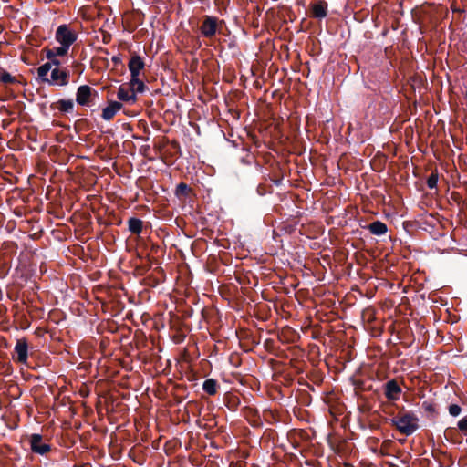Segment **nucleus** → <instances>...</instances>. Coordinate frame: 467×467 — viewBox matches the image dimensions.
Instances as JSON below:
<instances>
[{"mask_svg": "<svg viewBox=\"0 0 467 467\" xmlns=\"http://www.w3.org/2000/svg\"><path fill=\"white\" fill-rule=\"evenodd\" d=\"M448 410L451 416L457 417L460 415L462 408L458 404H451L448 408Z\"/></svg>", "mask_w": 467, "mask_h": 467, "instance_id": "obj_26", "label": "nucleus"}, {"mask_svg": "<svg viewBox=\"0 0 467 467\" xmlns=\"http://www.w3.org/2000/svg\"><path fill=\"white\" fill-rule=\"evenodd\" d=\"M117 98L121 101L131 102V103H134L137 100L136 94H134L132 92H131V94H130L129 90L126 89L125 88H123L122 86H120L118 90Z\"/></svg>", "mask_w": 467, "mask_h": 467, "instance_id": "obj_19", "label": "nucleus"}, {"mask_svg": "<svg viewBox=\"0 0 467 467\" xmlns=\"http://www.w3.org/2000/svg\"><path fill=\"white\" fill-rule=\"evenodd\" d=\"M457 427L463 435L467 436V415L457 422Z\"/></svg>", "mask_w": 467, "mask_h": 467, "instance_id": "obj_25", "label": "nucleus"}, {"mask_svg": "<svg viewBox=\"0 0 467 467\" xmlns=\"http://www.w3.org/2000/svg\"><path fill=\"white\" fill-rule=\"evenodd\" d=\"M99 97L96 89L88 85H81L76 92V102L84 107H90L95 104V99Z\"/></svg>", "mask_w": 467, "mask_h": 467, "instance_id": "obj_2", "label": "nucleus"}, {"mask_svg": "<svg viewBox=\"0 0 467 467\" xmlns=\"http://www.w3.org/2000/svg\"><path fill=\"white\" fill-rule=\"evenodd\" d=\"M100 51L103 52L104 54H107V55L109 54V51L106 48H100Z\"/></svg>", "mask_w": 467, "mask_h": 467, "instance_id": "obj_34", "label": "nucleus"}, {"mask_svg": "<svg viewBox=\"0 0 467 467\" xmlns=\"http://www.w3.org/2000/svg\"><path fill=\"white\" fill-rule=\"evenodd\" d=\"M122 107L120 102L109 101V105L102 110V119L107 121L111 120Z\"/></svg>", "mask_w": 467, "mask_h": 467, "instance_id": "obj_11", "label": "nucleus"}, {"mask_svg": "<svg viewBox=\"0 0 467 467\" xmlns=\"http://www.w3.org/2000/svg\"><path fill=\"white\" fill-rule=\"evenodd\" d=\"M129 85H130L131 92L134 94L142 93L147 88L143 80H141L140 78L130 79Z\"/></svg>", "mask_w": 467, "mask_h": 467, "instance_id": "obj_20", "label": "nucleus"}, {"mask_svg": "<svg viewBox=\"0 0 467 467\" xmlns=\"http://www.w3.org/2000/svg\"><path fill=\"white\" fill-rule=\"evenodd\" d=\"M51 108L57 109L63 113H70L74 109V102L72 99H59L55 104L51 105Z\"/></svg>", "mask_w": 467, "mask_h": 467, "instance_id": "obj_15", "label": "nucleus"}, {"mask_svg": "<svg viewBox=\"0 0 467 467\" xmlns=\"http://www.w3.org/2000/svg\"><path fill=\"white\" fill-rule=\"evenodd\" d=\"M31 451L34 453L45 455L51 451L50 444L43 441V436L38 433H33L29 439Z\"/></svg>", "mask_w": 467, "mask_h": 467, "instance_id": "obj_7", "label": "nucleus"}, {"mask_svg": "<svg viewBox=\"0 0 467 467\" xmlns=\"http://www.w3.org/2000/svg\"><path fill=\"white\" fill-rule=\"evenodd\" d=\"M219 19L212 16H204L203 21L200 27L202 35L207 38L214 36L218 30Z\"/></svg>", "mask_w": 467, "mask_h": 467, "instance_id": "obj_5", "label": "nucleus"}, {"mask_svg": "<svg viewBox=\"0 0 467 467\" xmlns=\"http://www.w3.org/2000/svg\"><path fill=\"white\" fill-rule=\"evenodd\" d=\"M0 82L4 84H15L17 80L16 77L11 76L7 71L0 67Z\"/></svg>", "mask_w": 467, "mask_h": 467, "instance_id": "obj_23", "label": "nucleus"}, {"mask_svg": "<svg viewBox=\"0 0 467 467\" xmlns=\"http://www.w3.org/2000/svg\"><path fill=\"white\" fill-rule=\"evenodd\" d=\"M391 426L405 435L410 436L419 429V418L412 411L405 410L402 409L398 414L390 419H388Z\"/></svg>", "mask_w": 467, "mask_h": 467, "instance_id": "obj_1", "label": "nucleus"}, {"mask_svg": "<svg viewBox=\"0 0 467 467\" xmlns=\"http://www.w3.org/2000/svg\"><path fill=\"white\" fill-rule=\"evenodd\" d=\"M159 250L160 246L157 244L152 243L150 244V254H148V257L150 256V254H157Z\"/></svg>", "mask_w": 467, "mask_h": 467, "instance_id": "obj_31", "label": "nucleus"}, {"mask_svg": "<svg viewBox=\"0 0 467 467\" xmlns=\"http://www.w3.org/2000/svg\"><path fill=\"white\" fill-rule=\"evenodd\" d=\"M401 391V388L396 379L389 380L384 385V395L389 400H398Z\"/></svg>", "mask_w": 467, "mask_h": 467, "instance_id": "obj_9", "label": "nucleus"}, {"mask_svg": "<svg viewBox=\"0 0 467 467\" xmlns=\"http://www.w3.org/2000/svg\"><path fill=\"white\" fill-rule=\"evenodd\" d=\"M55 38L60 45L70 47L77 40L78 35L68 25L63 24L57 28Z\"/></svg>", "mask_w": 467, "mask_h": 467, "instance_id": "obj_3", "label": "nucleus"}, {"mask_svg": "<svg viewBox=\"0 0 467 467\" xmlns=\"http://www.w3.org/2000/svg\"><path fill=\"white\" fill-rule=\"evenodd\" d=\"M128 67L130 72V79L138 78L141 70L145 67V62L140 56L134 54L128 63Z\"/></svg>", "mask_w": 467, "mask_h": 467, "instance_id": "obj_8", "label": "nucleus"}, {"mask_svg": "<svg viewBox=\"0 0 467 467\" xmlns=\"http://www.w3.org/2000/svg\"><path fill=\"white\" fill-rule=\"evenodd\" d=\"M243 413H244V417H246V418H248L250 416H256L257 415L256 410L252 409L250 407H244L243 409Z\"/></svg>", "mask_w": 467, "mask_h": 467, "instance_id": "obj_27", "label": "nucleus"}, {"mask_svg": "<svg viewBox=\"0 0 467 467\" xmlns=\"http://www.w3.org/2000/svg\"><path fill=\"white\" fill-rule=\"evenodd\" d=\"M47 59V63L50 64V67H52V66H55V67H60V66L62 65V62L60 61V59L57 58V57H54L53 58Z\"/></svg>", "mask_w": 467, "mask_h": 467, "instance_id": "obj_29", "label": "nucleus"}, {"mask_svg": "<svg viewBox=\"0 0 467 467\" xmlns=\"http://www.w3.org/2000/svg\"><path fill=\"white\" fill-rule=\"evenodd\" d=\"M311 16L322 19L327 16L328 4L325 0H316L310 3Z\"/></svg>", "mask_w": 467, "mask_h": 467, "instance_id": "obj_10", "label": "nucleus"}, {"mask_svg": "<svg viewBox=\"0 0 467 467\" xmlns=\"http://www.w3.org/2000/svg\"><path fill=\"white\" fill-rule=\"evenodd\" d=\"M437 182H438V172H437V171H433L427 178L426 184L430 189H434L437 187Z\"/></svg>", "mask_w": 467, "mask_h": 467, "instance_id": "obj_24", "label": "nucleus"}, {"mask_svg": "<svg viewBox=\"0 0 467 467\" xmlns=\"http://www.w3.org/2000/svg\"><path fill=\"white\" fill-rule=\"evenodd\" d=\"M13 358L16 362L21 364H26L28 359V342L26 337L18 338L16 340Z\"/></svg>", "mask_w": 467, "mask_h": 467, "instance_id": "obj_6", "label": "nucleus"}, {"mask_svg": "<svg viewBox=\"0 0 467 467\" xmlns=\"http://www.w3.org/2000/svg\"><path fill=\"white\" fill-rule=\"evenodd\" d=\"M192 192V189L185 183L180 182L175 189V195L178 198L187 197Z\"/></svg>", "mask_w": 467, "mask_h": 467, "instance_id": "obj_21", "label": "nucleus"}, {"mask_svg": "<svg viewBox=\"0 0 467 467\" xmlns=\"http://www.w3.org/2000/svg\"><path fill=\"white\" fill-rule=\"evenodd\" d=\"M367 228L368 229L370 234H372L374 235H378V236L383 235L388 232L387 224L379 220L374 221L371 223H369L367 226Z\"/></svg>", "mask_w": 467, "mask_h": 467, "instance_id": "obj_14", "label": "nucleus"}, {"mask_svg": "<svg viewBox=\"0 0 467 467\" xmlns=\"http://www.w3.org/2000/svg\"><path fill=\"white\" fill-rule=\"evenodd\" d=\"M182 398L176 397L177 403H181L182 401Z\"/></svg>", "mask_w": 467, "mask_h": 467, "instance_id": "obj_35", "label": "nucleus"}, {"mask_svg": "<svg viewBox=\"0 0 467 467\" xmlns=\"http://www.w3.org/2000/svg\"><path fill=\"white\" fill-rule=\"evenodd\" d=\"M422 408L425 411L430 412V413H433L435 411L434 405L428 401H424L422 403Z\"/></svg>", "mask_w": 467, "mask_h": 467, "instance_id": "obj_28", "label": "nucleus"}, {"mask_svg": "<svg viewBox=\"0 0 467 467\" xmlns=\"http://www.w3.org/2000/svg\"><path fill=\"white\" fill-rule=\"evenodd\" d=\"M223 404L232 411L237 410L240 405V398L234 392L228 391L223 395Z\"/></svg>", "mask_w": 467, "mask_h": 467, "instance_id": "obj_12", "label": "nucleus"}, {"mask_svg": "<svg viewBox=\"0 0 467 467\" xmlns=\"http://www.w3.org/2000/svg\"><path fill=\"white\" fill-rule=\"evenodd\" d=\"M50 77L47 81L49 85L67 86L69 83L70 71L67 67H55L51 70Z\"/></svg>", "mask_w": 467, "mask_h": 467, "instance_id": "obj_4", "label": "nucleus"}, {"mask_svg": "<svg viewBox=\"0 0 467 467\" xmlns=\"http://www.w3.org/2000/svg\"><path fill=\"white\" fill-rule=\"evenodd\" d=\"M174 388H175L176 389H178V390H180V389H182V390H185V389H186V387H185V386H183V385H179V384H178V385H176Z\"/></svg>", "mask_w": 467, "mask_h": 467, "instance_id": "obj_33", "label": "nucleus"}, {"mask_svg": "<svg viewBox=\"0 0 467 467\" xmlns=\"http://www.w3.org/2000/svg\"><path fill=\"white\" fill-rule=\"evenodd\" d=\"M220 385L214 379H207L202 383V389L209 396H214L219 389Z\"/></svg>", "mask_w": 467, "mask_h": 467, "instance_id": "obj_17", "label": "nucleus"}, {"mask_svg": "<svg viewBox=\"0 0 467 467\" xmlns=\"http://www.w3.org/2000/svg\"><path fill=\"white\" fill-rule=\"evenodd\" d=\"M111 41V35L108 32H103L102 34V42L104 44H109Z\"/></svg>", "mask_w": 467, "mask_h": 467, "instance_id": "obj_30", "label": "nucleus"}, {"mask_svg": "<svg viewBox=\"0 0 467 467\" xmlns=\"http://www.w3.org/2000/svg\"><path fill=\"white\" fill-rule=\"evenodd\" d=\"M12 267L11 259L5 254H0V278L6 277Z\"/></svg>", "mask_w": 467, "mask_h": 467, "instance_id": "obj_16", "label": "nucleus"}, {"mask_svg": "<svg viewBox=\"0 0 467 467\" xmlns=\"http://www.w3.org/2000/svg\"><path fill=\"white\" fill-rule=\"evenodd\" d=\"M111 60H112L114 66H116V67L122 65V59L119 56L112 57Z\"/></svg>", "mask_w": 467, "mask_h": 467, "instance_id": "obj_32", "label": "nucleus"}, {"mask_svg": "<svg viewBox=\"0 0 467 467\" xmlns=\"http://www.w3.org/2000/svg\"><path fill=\"white\" fill-rule=\"evenodd\" d=\"M128 227L129 231L133 234H140L143 229V222L142 220L136 218V217H130L128 220Z\"/></svg>", "mask_w": 467, "mask_h": 467, "instance_id": "obj_18", "label": "nucleus"}, {"mask_svg": "<svg viewBox=\"0 0 467 467\" xmlns=\"http://www.w3.org/2000/svg\"><path fill=\"white\" fill-rule=\"evenodd\" d=\"M51 70L50 64L47 62L43 64L37 68V75L38 78L41 82H47V73Z\"/></svg>", "mask_w": 467, "mask_h": 467, "instance_id": "obj_22", "label": "nucleus"}, {"mask_svg": "<svg viewBox=\"0 0 467 467\" xmlns=\"http://www.w3.org/2000/svg\"><path fill=\"white\" fill-rule=\"evenodd\" d=\"M69 46H63L56 47L53 48L45 47L43 51L46 52L47 58H53L54 57H64L67 55L69 50Z\"/></svg>", "mask_w": 467, "mask_h": 467, "instance_id": "obj_13", "label": "nucleus"}]
</instances>
